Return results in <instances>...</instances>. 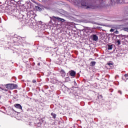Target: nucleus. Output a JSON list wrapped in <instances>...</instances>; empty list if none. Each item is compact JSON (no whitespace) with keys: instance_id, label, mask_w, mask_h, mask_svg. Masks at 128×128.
Returning a JSON list of instances; mask_svg holds the SVG:
<instances>
[{"instance_id":"nucleus-1","label":"nucleus","mask_w":128,"mask_h":128,"mask_svg":"<svg viewBox=\"0 0 128 128\" xmlns=\"http://www.w3.org/2000/svg\"><path fill=\"white\" fill-rule=\"evenodd\" d=\"M88 0H82L81 2V6H86V8H92V10L96 8L92 4L88 6Z\"/></svg>"},{"instance_id":"nucleus-2","label":"nucleus","mask_w":128,"mask_h":128,"mask_svg":"<svg viewBox=\"0 0 128 128\" xmlns=\"http://www.w3.org/2000/svg\"><path fill=\"white\" fill-rule=\"evenodd\" d=\"M6 88L8 90H14V88H18V85L16 84H7L6 85Z\"/></svg>"},{"instance_id":"nucleus-3","label":"nucleus","mask_w":128,"mask_h":128,"mask_svg":"<svg viewBox=\"0 0 128 128\" xmlns=\"http://www.w3.org/2000/svg\"><path fill=\"white\" fill-rule=\"evenodd\" d=\"M52 18H53V20H54V18H55L56 20H58V22H64V19L60 18L58 16H53Z\"/></svg>"},{"instance_id":"nucleus-4","label":"nucleus","mask_w":128,"mask_h":128,"mask_svg":"<svg viewBox=\"0 0 128 128\" xmlns=\"http://www.w3.org/2000/svg\"><path fill=\"white\" fill-rule=\"evenodd\" d=\"M91 38H92V40L94 42H97V40H98V36L96 34H92L91 36Z\"/></svg>"},{"instance_id":"nucleus-5","label":"nucleus","mask_w":128,"mask_h":128,"mask_svg":"<svg viewBox=\"0 0 128 128\" xmlns=\"http://www.w3.org/2000/svg\"><path fill=\"white\" fill-rule=\"evenodd\" d=\"M69 74H70V76H73V77L76 76V73L74 70H70L69 72Z\"/></svg>"},{"instance_id":"nucleus-6","label":"nucleus","mask_w":128,"mask_h":128,"mask_svg":"<svg viewBox=\"0 0 128 128\" xmlns=\"http://www.w3.org/2000/svg\"><path fill=\"white\" fill-rule=\"evenodd\" d=\"M14 106L16 108H18V110H22V105H20L19 104H14Z\"/></svg>"},{"instance_id":"nucleus-7","label":"nucleus","mask_w":128,"mask_h":128,"mask_svg":"<svg viewBox=\"0 0 128 128\" xmlns=\"http://www.w3.org/2000/svg\"><path fill=\"white\" fill-rule=\"evenodd\" d=\"M107 46H108V50H112V44H108Z\"/></svg>"},{"instance_id":"nucleus-8","label":"nucleus","mask_w":128,"mask_h":128,"mask_svg":"<svg viewBox=\"0 0 128 128\" xmlns=\"http://www.w3.org/2000/svg\"><path fill=\"white\" fill-rule=\"evenodd\" d=\"M60 74H62V76H66V72L62 70H60Z\"/></svg>"},{"instance_id":"nucleus-9","label":"nucleus","mask_w":128,"mask_h":128,"mask_svg":"<svg viewBox=\"0 0 128 128\" xmlns=\"http://www.w3.org/2000/svg\"><path fill=\"white\" fill-rule=\"evenodd\" d=\"M96 62L92 61L90 63V66H96Z\"/></svg>"},{"instance_id":"nucleus-10","label":"nucleus","mask_w":128,"mask_h":128,"mask_svg":"<svg viewBox=\"0 0 128 128\" xmlns=\"http://www.w3.org/2000/svg\"><path fill=\"white\" fill-rule=\"evenodd\" d=\"M51 116H52V118L56 119V114L54 112L51 113Z\"/></svg>"},{"instance_id":"nucleus-11","label":"nucleus","mask_w":128,"mask_h":128,"mask_svg":"<svg viewBox=\"0 0 128 128\" xmlns=\"http://www.w3.org/2000/svg\"><path fill=\"white\" fill-rule=\"evenodd\" d=\"M121 30H124V32H128V28H122Z\"/></svg>"},{"instance_id":"nucleus-12","label":"nucleus","mask_w":128,"mask_h":128,"mask_svg":"<svg viewBox=\"0 0 128 128\" xmlns=\"http://www.w3.org/2000/svg\"><path fill=\"white\" fill-rule=\"evenodd\" d=\"M116 44V46H120V40H117Z\"/></svg>"},{"instance_id":"nucleus-13","label":"nucleus","mask_w":128,"mask_h":128,"mask_svg":"<svg viewBox=\"0 0 128 128\" xmlns=\"http://www.w3.org/2000/svg\"><path fill=\"white\" fill-rule=\"evenodd\" d=\"M36 8H37V10H42V8H40L38 6H36Z\"/></svg>"},{"instance_id":"nucleus-14","label":"nucleus","mask_w":128,"mask_h":128,"mask_svg":"<svg viewBox=\"0 0 128 128\" xmlns=\"http://www.w3.org/2000/svg\"><path fill=\"white\" fill-rule=\"evenodd\" d=\"M32 82L33 84H36V80H33Z\"/></svg>"},{"instance_id":"nucleus-15","label":"nucleus","mask_w":128,"mask_h":128,"mask_svg":"<svg viewBox=\"0 0 128 128\" xmlns=\"http://www.w3.org/2000/svg\"><path fill=\"white\" fill-rule=\"evenodd\" d=\"M110 32H114V29L112 28L110 30Z\"/></svg>"},{"instance_id":"nucleus-16","label":"nucleus","mask_w":128,"mask_h":128,"mask_svg":"<svg viewBox=\"0 0 128 128\" xmlns=\"http://www.w3.org/2000/svg\"><path fill=\"white\" fill-rule=\"evenodd\" d=\"M115 34H118V30H116L115 32Z\"/></svg>"},{"instance_id":"nucleus-17","label":"nucleus","mask_w":128,"mask_h":128,"mask_svg":"<svg viewBox=\"0 0 128 128\" xmlns=\"http://www.w3.org/2000/svg\"><path fill=\"white\" fill-rule=\"evenodd\" d=\"M28 22H30V20H27L26 21L25 24H28Z\"/></svg>"},{"instance_id":"nucleus-18","label":"nucleus","mask_w":128,"mask_h":128,"mask_svg":"<svg viewBox=\"0 0 128 128\" xmlns=\"http://www.w3.org/2000/svg\"><path fill=\"white\" fill-rule=\"evenodd\" d=\"M110 92H114V90L110 89Z\"/></svg>"},{"instance_id":"nucleus-19","label":"nucleus","mask_w":128,"mask_h":128,"mask_svg":"<svg viewBox=\"0 0 128 128\" xmlns=\"http://www.w3.org/2000/svg\"><path fill=\"white\" fill-rule=\"evenodd\" d=\"M124 76L125 78H128V74H125L124 75Z\"/></svg>"},{"instance_id":"nucleus-20","label":"nucleus","mask_w":128,"mask_h":128,"mask_svg":"<svg viewBox=\"0 0 128 128\" xmlns=\"http://www.w3.org/2000/svg\"><path fill=\"white\" fill-rule=\"evenodd\" d=\"M108 66H112V63H108Z\"/></svg>"},{"instance_id":"nucleus-21","label":"nucleus","mask_w":128,"mask_h":128,"mask_svg":"<svg viewBox=\"0 0 128 128\" xmlns=\"http://www.w3.org/2000/svg\"><path fill=\"white\" fill-rule=\"evenodd\" d=\"M118 94H122V91L118 90Z\"/></svg>"},{"instance_id":"nucleus-22","label":"nucleus","mask_w":128,"mask_h":128,"mask_svg":"<svg viewBox=\"0 0 128 128\" xmlns=\"http://www.w3.org/2000/svg\"><path fill=\"white\" fill-rule=\"evenodd\" d=\"M99 98H102V95H99Z\"/></svg>"},{"instance_id":"nucleus-23","label":"nucleus","mask_w":128,"mask_h":128,"mask_svg":"<svg viewBox=\"0 0 128 128\" xmlns=\"http://www.w3.org/2000/svg\"><path fill=\"white\" fill-rule=\"evenodd\" d=\"M120 28H122V25H120Z\"/></svg>"},{"instance_id":"nucleus-24","label":"nucleus","mask_w":128,"mask_h":128,"mask_svg":"<svg viewBox=\"0 0 128 128\" xmlns=\"http://www.w3.org/2000/svg\"><path fill=\"white\" fill-rule=\"evenodd\" d=\"M40 63H38V66H40Z\"/></svg>"},{"instance_id":"nucleus-25","label":"nucleus","mask_w":128,"mask_h":128,"mask_svg":"<svg viewBox=\"0 0 128 128\" xmlns=\"http://www.w3.org/2000/svg\"><path fill=\"white\" fill-rule=\"evenodd\" d=\"M90 60H92V58H90Z\"/></svg>"},{"instance_id":"nucleus-26","label":"nucleus","mask_w":128,"mask_h":128,"mask_svg":"<svg viewBox=\"0 0 128 128\" xmlns=\"http://www.w3.org/2000/svg\"><path fill=\"white\" fill-rule=\"evenodd\" d=\"M45 2H46V0H44Z\"/></svg>"}]
</instances>
